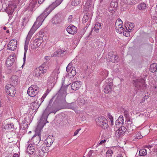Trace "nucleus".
Segmentation results:
<instances>
[{
	"mask_svg": "<svg viewBox=\"0 0 157 157\" xmlns=\"http://www.w3.org/2000/svg\"><path fill=\"white\" fill-rule=\"evenodd\" d=\"M49 104L44 111L40 119L37 122V125L35 129V134L31 140L33 141V144H37L40 140V132L44 125L48 123L47 118L49 115Z\"/></svg>",
	"mask_w": 157,
	"mask_h": 157,
	"instance_id": "nucleus-2",
	"label": "nucleus"
},
{
	"mask_svg": "<svg viewBox=\"0 0 157 157\" xmlns=\"http://www.w3.org/2000/svg\"><path fill=\"white\" fill-rule=\"evenodd\" d=\"M76 74V71L75 68L74 67H73L70 73H68L67 75V77L68 78H71L75 76Z\"/></svg>",
	"mask_w": 157,
	"mask_h": 157,
	"instance_id": "nucleus-25",
	"label": "nucleus"
},
{
	"mask_svg": "<svg viewBox=\"0 0 157 157\" xmlns=\"http://www.w3.org/2000/svg\"><path fill=\"white\" fill-rule=\"evenodd\" d=\"M147 154V151L145 149H140L139 151V155L140 156H143Z\"/></svg>",
	"mask_w": 157,
	"mask_h": 157,
	"instance_id": "nucleus-33",
	"label": "nucleus"
},
{
	"mask_svg": "<svg viewBox=\"0 0 157 157\" xmlns=\"http://www.w3.org/2000/svg\"><path fill=\"white\" fill-rule=\"evenodd\" d=\"M122 3L128 5H132L136 4L138 2L135 0H121Z\"/></svg>",
	"mask_w": 157,
	"mask_h": 157,
	"instance_id": "nucleus-23",
	"label": "nucleus"
},
{
	"mask_svg": "<svg viewBox=\"0 0 157 157\" xmlns=\"http://www.w3.org/2000/svg\"><path fill=\"white\" fill-rule=\"evenodd\" d=\"M108 74V71H107L103 70L101 71V75L103 79H105L107 77Z\"/></svg>",
	"mask_w": 157,
	"mask_h": 157,
	"instance_id": "nucleus-31",
	"label": "nucleus"
},
{
	"mask_svg": "<svg viewBox=\"0 0 157 157\" xmlns=\"http://www.w3.org/2000/svg\"><path fill=\"white\" fill-rule=\"evenodd\" d=\"M117 120L121 121L123 124L124 123V120L123 117L122 116H120Z\"/></svg>",
	"mask_w": 157,
	"mask_h": 157,
	"instance_id": "nucleus-48",
	"label": "nucleus"
},
{
	"mask_svg": "<svg viewBox=\"0 0 157 157\" xmlns=\"http://www.w3.org/2000/svg\"><path fill=\"white\" fill-rule=\"evenodd\" d=\"M29 88H32L34 90H38L37 88V86L36 85H32ZM39 90V89H38Z\"/></svg>",
	"mask_w": 157,
	"mask_h": 157,
	"instance_id": "nucleus-52",
	"label": "nucleus"
},
{
	"mask_svg": "<svg viewBox=\"0 0 157 157\" xmlns=\"http://www.w3.org/2000/svg\"><path fill=\"white\" fill-rule=\"evenodd\" d=\"M128 33L129 32H128L127 30H126L125 31V33H124V35L125 36L128 37V36H129V34Z\"/></svg>",
	"mask_w": 157,
	"mask_h": 157,
	"instance_id": "nucleus-56",
	"label": "nucleus"
},
{
	"mask_svg": "<svg viewBox=\"0 0 157 157\" xmlns=\"http://www.w3.org/2000/svg\"><path fill=\"white\" fill-rule=\"evenodd\" d=\"M13 126V123H10L9 124V129H12Z\"/></svg>",
	"mask_w": 157,
	"mask_h": 157,
	"instance_id": "nucleus-62",
	"label": "nucleus"
},
{
	"mask_svg": "<svg viewBox=\"0 0 157 157\" xmlns=\"http://www.w3.org/2000/svg\"><path fill=\"white\" fill-rule=\"evenodd\" d=\"M75 103L74 102H72L71 103L69 104L68 105V107L69 109L74 110L75 109Z\"/></svg>",
	"mask_w": 157,
	"mask_h": 157,
	"instance_id": "nucleus-44",
	"label": "nucleus"
},
{
	"mask_svg": "<svg viewBox=\"0 0 157 157\" xmlns=\"http://www.w3.org/2000/svg\"><path fill=\"white\" fill-rule=\"evenodd\" d=\"M73 17V16L72 15L69 16L68 18V22H71L72 21V19Z\"/></svg>",
	"mask_w": 157,
	"mask_h": 157,
	"instance_id": "nucleus-53",
	"label": "nucleus"
},
{
	"mask_svg": "<svg viewBox=\"0 0 157 157\" xmlns=\"http://www.w3.org/2000/svg\"><path fill=\"white\" fill-rule=\"evenodd\" d=\"M46 154L42 149H40L36 151L35 155H36L38 157H43Z\"/></svg>",
	"mask_w": 157,
	"mask_h": 157,
	"instance_id": "nucleus-26",
	"label": "nucleus"
},
{
	"mask_svg": "<svg viewBox=\"0 0 157 157\" xmlns=\"http://www.w3.org/2000/svg\"><path fill=\"white\" fill-rule=\"evenodd\" d=\"M48 64V62L45 61L42 65L39 67L38 68H36L35 70V75L36 77H39L40 76L41 73L44 74L46 72L47 66Z\"/></svg>",
	"mask_w": 157,
	"mask_h": 157,
	"instance_id": "nucleus-5",
	"label": "nucleus"
},
{
	"mask_svg": "<svg viewBox=\"0 0 157 157\" xmlns=\"http://www.w3.org/2000/svg\"><path fill=\"white\" fill-rule=\"evenodd\" d=\"M124 113L125 117L127 118L129 117V115L128 113V112L127 111H124Z\"/></svg>",
	"mask_w": 157,
	"mask_h": 157,
	"instance_id": "nucleus-57",
	"label": "nucleus"
},
{
	"mask_svg": "<svg viewBox=\"0 0 157 157\" xmlns=\"http://www.w3.org/2000/svg\"><path fill=\"white\" fill-rule=\"evenodd\" d=\"M113 152L111 150H108L106 152V157H111Z\"/></svg>",
	"mask_w": 157,
	"mask_h": 157,
	"instance_id": "nucleus-43",
	"label": "nucleus"
},
{
	"mask_svg": "<svg viewBox=\"0 0 157 157\" xmlns=\"http://www.w3.org/2000/svg\"><path fill=\"white\" fill-rule=\"evenodd\" d=\"M129 123H128L127 125V129L128 130H129L128 132L132 131L133 130L134 126L132 124V121H128Z\"/></svg>",
	"mask_w": 157,
	"mask_h": 157,
	"instance_id": "nucleus-29",
	"label": "nucleus"
},
{
	"mask_svg": "<svg viewBox=\"0 0 157 157\" xmlns=\"http://www.w3.org/2000/svg\"><path fill=\"white\" fill-rule=\"evenodd\" d=\"M89 19V17L87 15H85L82 19V22L83 23L86 22Z\"/></svg>",
	"mask_w": 157,
	"mask_h": 157,
	"instance_id": "nucleus-40",
	"label": "nucleus"
},
{
	"mask_svg": "<svg viewBox=\"0 0 157 157\" xmlns=\"http://www.w3.org/2000/svg\"><path fill=\"white\" fill-rule=\"evenodd\" d=\"M133 84L135 86V89L136 91V93L139 91H141L144 89V87H145L146 85L144 79L143 78L136 79L133 80Z\"/></svg>",
	"mask_w": 157,
	"mask_h": 157,
	"instance_id": "nucleus-4",
	"label": "nucleus"
},
{
	"mask_svg": "<svg viewBox=\"0 0 157 157\" xmlns=\"http://www.w3.org/2000/svg\"><path fill=\"white\" fill-rule=\"evenodd\" d=\"M44 0H39L38 3L40 4H41Z\"/></svg>",
	"mask_w": 157,
	"mask_h": 157,
	"instance_id": "nucleus-64",
	"label": "nucleus"
},
{
	"mask_svg": "<svg viewBox=\"0 0 157 157\" xmlns=\"http://www.w3.org/2000/svg\"><path fill=\"white\" fill-rule=\"evenodd\" d=\"M14 86L11 84H8L6 86V92L11 96H14L16 93Z\"/></svg>",
	"mask_w": 157,
	"mask_h": 157,
	"instance_id": "nucleus-9",
	"label": "nucleus"
},
{
	"mask_svg": "<svg viewBox=\"0 0 157 157\" xmlns=\"http://www.w3.org/2000/svg\"><path fill=\"white\" fill-rule=\"evenodd\" d=\"M58 70L55 69L51 74L50 77V84L52 86L51 89L54 87L56 83L57 79V76L58 74Z\"/></svg>",
	"mask_w": 157,
	"mask_h": 157,
	"instance_id": "nucleus-8",
	"label": "nucleus"
},
{
	"mask_svg": "<svg viewBox=\"0 0 157 157\" xmlns=\"http://www.w3.org/2000/svg\"><path fill=\"white\" fill-rule=\"evenodd\" d=\"M57 53H56V52H55L53 54H52L51 55V57H55V56H57Z\"/></svg>",
	"mask_w": 157,
	"mask_h": 157,
	"instance_id": "nucleus-63",
	"label": "nucleus"
},
{
	"mask_svg": "<svg viewBox=\"0 0 157 157\" xmlns=\"http://www.w3.org/2000/svg\"><path fill=\"white\" fill-rule=\"evenodd\" d=\"M66 30L70 34H74L77 32V28L73 25H71L66 28Z\"/></svg>",
	"mask_w": 157,
	"mask_h": 157,
	"instance_id": "nucleus-16",
	"label": "nucleus"
},
{
	"mask_svg": "<svg viewBox=\"0 0 157 157\" xmlns=\"http://www.w3.org/2000/svg\"><path fill=\"white\" fill-rule=\"evenodd\" d=\"M62 14L60 13H58L52 18V22L53 24H56L60 23L62 21L61 17Z\"/></svg>",
	"mask_w": 157,
	"mask_h": 157,
	"instance_id": "nucleus-14",
	"label": "nucleus"
},
{
	"mask_svg": "<svg viewBox=\"0 0 157 157\" xmlns=\"http://www.w3.org/2000/svg\"><path fill=\"white\" fill-rule=\"evenodd\" d=\"M56 53L57 54V56H61L62 54L64 53L65 52V51H63L61 50H59L57 51H56Z\"/></svg>",
	"mask_w": 157,
	"mask_h": 157,
	"instance_id": "nucleus-45",
	"label": "nucleus"
},
{
	"mask_svg": "<svg viewBox=\"0 0 157 157\" xmlns=\"http://www.w3.org/2000/svg\"><path fill=\"white\" fill-rule=\"evenodd\" d=\"M81 130V128H79V129H77L75 131V132H74V136H75L76 135H77V134H78V132H79V131H80V130Z\"/></svg>",
	"mask_w": 157,
	"mask_h": 157,
	"instance_id": "nucleus-55",
	"label": "nucleus"
},
{
	"mask_svg": "<svg viewBox=\"0 0 157 157\" xmlns=\"http://www.w3.org/2000/svg\"><path fill=\"white\" fill-rule=\"evenodd\" d=\"M69 85L63 86V82L62 84V86L60 90L58 91L56 94L53 96L51 99L50 100V104L52 102V101L55 99L54 103L58 104L59 105H64L66 102L65 97L67 94V88Z\"/></svg>",
	"mask_w": 157,
	"mask_h": 157,
	"instance_id": "nucleus-3",
	"label": "nucleus"
},
{
	"mask_svg": "<svg viewBox=\"0 0 157 157\" xmlns=\"http://www.w3.org/2000/svg\"><path fill=\"white\" fill-rule=\"evenodd\" d=\"M49 6L48 7L43 13L37 18L36 21L34 22L27 36L25 45V52L23 58L24 62L26 60L28 45L31 37L35 31L41 25L45 19L49 14Z\"/></svg>",
	"mask_w": 157,
	"mask_h": 157,
	"instance_id": "nucleus-1",
	"label": "nucleus"
},
{
	"mask_svg": "<svg viewBox=\"0 0 157 157\" xmlns=\"http://www.w3.org/2000/svg\"><path fill=\"white\" fill-rule=\"evenodd\" d=\"M81 82L79 81H76L73 83L71 86V89L74 90H78L81 87Z\"/></svg>",
	"mask_w": 157,
	"mask_h": 157,
	"instance_id": "nucleus-19",
	"label": "nucleus"
},
{
	"mask_svg": "<svg viewBox=\"0 0 157 157\" xmlns=\"http://www.w3.org/2000/svg\"><path fill=\"white\" fill-rule=\"evenodd\" d=\"M45 40L46 39L45 38V37L43 38V40ZM42 40L40 38L36 39L33 41V48H36L40 46L42 42Z\"/></svg>",
	"mask_w": 157,
	"mask_h": 157,
	"instance_id": "nucleus-18",
	"label": "nucleus"
},
{
	"mask_svg": "<svg viewBox=\"0 0 157 157\" xmlns=\"http://www.w3.org/2000/svg\"><path fill=\"white\" fill-rule=\"evenodd\" d=\"M134 23H130L129 25L128 29H127V27H126L127 30L128 32H130L134 28Z\"/></svg>",
	"mask_w": 157,
	"mask_h": 157,
	"instance_id": "nucleus-37",
	"label": "nucleus"
},
{
	"mask_svg": "<svg viewBox=\"0 0 157 157\" xmlns=\"http://www.w3.org/2000/svg\"><path fill=\"white\" fill-rule=\"evenodd\" d=\"M81 1V0H73L71 2V5L74 6H77L80 4Z\"/></svg>",
	"mask_w": 157,
	"mask_h": 157,
	"instance_id": "nucleus-38",
	"label": "nucleus"
},
{
	"mask_svg": "<svg viewBox=\"0 0 157 157\" xmlns=\"http://www.w3.org/2000/svg\"><path fill=\"white\" fill-rule=\"evenodd\" d=\"M127 129L124 126H121V127L116 131V135L117 137H119L123 135Z\"/></svg>",
	"mask_w": 157,
	"mask_h": 157,
	"instance_id": "nucleus-17",
	"label": "nucleus"
},
{
	"mask_svg": "<svg viewBox=\"0 0 157 157\" xmlns=\"http://www.w3.org/2000/svg\"><path fill=\"white\" fill-rule=\"evenodd\" d=\"M48 138V137L44 141V143L46 145L44 146L42 149V150L44 151L46 154H47V155L48 154V150H49V144L47 140Z\"/></svg>",
	"mask_w": 157,
	"mask_h": 157,
	"instance_id": "nucleus-24",
	"label": "nucleus"
},
{
	"mask_svg": "<svg viewBox=\"0 0 157 157\" xmlns=\"http://www.w3.org/2000/svg\"><path fill=\"white\" fill-rule=\"evenodd\" d=\"M93 151V150H91L89 151L87 155V156H88V157H90V156H91Z\"/></svg>",
	"mask_w": 157,
	"mask_h": 157,
	"instance_id": "nucleus-58",
	"label": "nucleus"
},
{
	"mask_svg": "<svg viewBox=\"0 0 157 157\" xmlns=\"http://www.w3.org/2000/svg\"><path fill=\"white\" fill-rule=\"evenodd\" d=\"M36 150L35 149L34 145L30 144L27 146L26 151L29 154H35Z\"/></svg>",
	"mask_w": 157,
	"mask_h": 157,
	"instance_id": "nucleus-15",
	"label": "nucleus"
},
{
	"mask_svg": "<svg viewBox=\"0 0 157 157\" xmlns=\"http://www.w3.org/2000/svg\"><path fill=\"white\" fill-rule=\"evenodd\" d=\"M15 60V54H14L12 56H10L7 59L6 64L7 67H9L11 66Z\"/></svg>",
	"mask_w": 157,
	"mask_h": 157,
	"instance_id": "nucleus-13",
	"label": "nucleus"
},
{
	"mask_svg": "<svg viewBox=\"0 0 157 157\" xmlns=\"http://www.w3.org/2000/svg\"><path fill=\"white\" fill-rule=\"evenodd\" d=\"M72 66V63H69V64L66 67V71L67 72H70L71 69L72 68L71 67Z\"/></svg>",
	"mask_w": 157,
	"mask_h": 157,
	"instance_id": "nucleus-41",
	"label": "nucleus"
},
{
	"mask_svg": "<svg viewBox=\"0 0 157 157\" xmlns=\"http://www.w3.org/2000/svg\"><path fill=\"white\" fill-rule=\"evenodd\" d=\"M19 127V125L18 123H17V125H15L13 124V126L12 129H17L18 127Z\"/></svg>",
	"mask_w": 157,
	"mask_h": 157,
	"instance_id": "nucleus-54",
	"label": "nucleus"
},
{
	"mask_svg": "<svg viewBox=\"0 0 157 157\" xmlns=\"http://www.w3.org/2000/svg\"><path fill=\"white\" fill-rule=\"evenodd\" d=\"M108 58L109 61L113 63H115L118 60V57L117 56L116 53L113 51H111L108 54Z\"/></svg>",
	"mask_w": 157,
	"mask_h": 157,
	"instance_id": "nucleus-11",
	"label": "nucleus"
},
{
	"mask_svg": "<svg viewBox=\"0 0 157 157\" xmlns=\"http://www.w3.org/2000/svg\"><path fill=\"white\" fill-rule=\"evenodd\" d=\"M78 104L80 105H85L87 103V100L86 98L78 99Z\"/></svg>",
	"mask_w": 157,
	"mask_h": 157,
	"instance_id": "nucleus-27",
	"label": "nucleus"
},
{
	"mask_svg": "<svg viewBox=\"0 0 157 157\" xmlns=\"http://www.w3.org/2000/svg\"><path fill=\"white\" fill-rule=\"evenodd\" d=\"M56 4H55V3L54 2H53L50 5V13L57 6H56Z\"/></svg>",
	"mask_w": 157,
	"mask_h": 157,
	"instance_id": "nucleus-39",
	"label": "nucleus"
},
{
	"mask_svg": "<svg viewBox=\"0 0 157 157\" xmlns=\"http://www.w3.org/2000/svg\"><path fill=\"white\" fill-rule=\"evenodd\" d=\"M93 2L92 0H88L85 4V6L88 9L92 6Z\"/></svg>",
	"mask_w": 157,
	"mask_h": 157,
	"instance_id": "nucleus-34",
	"label": "nucleus"
},
{
	"mask_svg": "<svg viewBox=\"0 0 157 157\" xmlns=\"http://www.w3.org/2000/svg\"><path fill=\"white\" fill-rule=\"evenodd\" d=\"M96 121L97 125L103 129L106 128L108 127V121L104 117H99Z\"/></svg>",
	"mask_w": 157,
	"mask_h": 157,
	"instance_id": "nucleus-7",
	"label": "nucleus"
},
{
	"mask_svg": "<svg viewBox=\"0 0 157 157\" xmlns=\"http://www.w3.org/2000/svg\"><path fill=\"white\" fill-rule=\"evenodd\" d=\"M107 115L108 117H109V118L110 121L113 120V116L110 114H108Z\"/></svg>",
	"mask_w": 157,
	"mask_h": 157,
	"instance_id": "nucleus-60",
	"label": "nucleus"
},
{
	"mask_svg": "<svg viewBox=\"0 0 157 157\" xmlns=\"http://www.w3.org/2000/svg\"><path fill=\"white\" fill-rule=\"evenodd\" d=\"M113 86V79L110 78L107 79L103 86L104 93L107 94L110 92L112 90Z\"/></svg>",
	"mask_w": 157,
	"mask_h": 157,
	"instance_id": "nucleus-6",
	"label": "nucleus"
},
{
	"mask_svg": "<svg viewBox=\"0 0 157 157\" xmlns=\"http://www.w3.org/2000/svg\"><path fill=\"white\" fill-rule=\"evenodd\" d=\"M115 124L116 127H118L120 126L121 125L123 124L121 121H118L117 120L116 121Z\"/></svg>",
	"mask_w": 157,
	"mask_h": 157,
	"instance_id": "nucleus-47",
	"label": "nucleus"
},
{
	"mask_svg": "<svg viewBox=\"0 0 157 157\" xmlns=\"http://www.w3.org/2000/svg\"><path fill=\"white\" fill-rule=\"evenodd\" d=\"M146 8V4L144 3H142L140 4L138 6V9L140 10H143Z\"/></svg>",
	"mask_w": 157,
	"mask_h": 157,
	"instance_id": "nucleus-36",
	"label": "nucleus"
},
{
	"mask_svg": "<svg viewBox=\"0 0 157 157\" xmlns=\"http://www.w3.org/2000/svg\"><path fill=\"white\" fill-rule=\"evenodd\" d=\"M106 141V140H102L101 141V142L98 144L97 145L96 147H98V146H99L100 144H103Z\"/></svg>",
	"mask_w": 157,
	"mask_h": 157,
	"instance_id": "nucleus-59",
	"label": "nucleus"
},
{
	"mask_svg": "<svg viewBox=\"0 0 157 157\" xmlns=\"http://www.w3.org/2000/svg\"><path fill=\"white\" fill-rule=\"evenodd\" d=\"M40 105L38 101H36L31 103L30 105L31 108L35 112L38 109L40 106Z\"/></svg>",
	"mask_w": 157,
	"mask_h": 157,
	"instance_id": "nucleus-22",
	"label": "nucleus"
},
{
	"mask_svg": "<svg viewBox=\"0 0 157 157\" xmlns=\"http://www.w3.org/2000/svg\"><path fill=\"white\" fill-rule=\"evenodd\" d=\"M115 29L117 32L119 33H122L124 32V29L122 27H121V26H119L117 28H115Z\"/></svg>",
	"mask_w": 157,
	"mask_h": 157,
	"instance_id": "nucleus-35",
	"label": "nucleus"
},
{
	"mask_svg": "<svg viewBox=\"0 0 157 157\" xmlns=\"http://www.w3.org/2000/svg\"><path fill=\"white\" fill-rule=\"evenodd\" d=\"M14 11V10H13H13H11V9H10V10L8 8V14L9 15H12L13 14Z\"/></svg>",
	"mask_w": 157,
	"mask_h": 157,
	"instance_id": "nucleus-51",
	"label": "nucleus"
},
{
	"mask_svg": "<svg viewBox=\"0 0 157 157\" xmlns=\"http://www.w3.org/2000/svg\"><path fill=\"white\" fill-rule=\"evenodd\" d=\"M102 28L101 23L97 22L94 27V29L97 33H98L100 29Z\"/></svg>",
	"mask_w": 157,
	"mask_h": 157,
	"instance_id": "nucleus-30",
	"label": "nucleus"
},
{
	"mask_svg": "<svg viewBox=\"0 0 157 157\" xmlns=\"http://www.w3.org/2000/svg\"><path fill=\"white\" fill-rule=\"evenodd\" d=\"M11 84L13 86H16L17 85L19 82V77L16 75H13L11 78Z\"/></svg>",
	"mask_w": 157,
	"mask_h": 157,
	"instance_id": "nucleus-20",
	"label": "nucleus"
},
{
	"mask_svg": "<svg viewBox=\"0 0 157 157\" xmlns=\"http://www.w3.org/2000/svg\"><path fill=\"white\" fill-rule=\"evenodd\" d=\"M118 0H112L111 2L109 10L111 13H114L118 9Z\"/></svg>",
	"mask_w": 157,
	"mask_h": 157,
	"instance_id": "nucleus-10",
	"label": "nucleus"
},
{
	"mask_svg": "<svg viewBox=\"0 0 157 157\" xmlns=\"http://www.w3.org/2000/svg\"><path fill=\"white\" fill-rule=\"evenodd\" d=\"M49 92V91L48 90V89L46 91V93H45V94L43 95L42 97L41 98V100L42 101L41 102H42L44 100V98L46 97L47 96V95L48 94V93Z\"/></svg>",
	"mask_w": 157,
	"mask_h": 157,
	"instance_id": "nucleus-46",
	"label": "nucleus"
},
{
	"mask_svg": "<svg viewBox=\"0 0 157 157\" xmlns=\"http://www.w3.org/2000/svg\"><path fill=\"white\" fill-rule=\"evenodd\" d=\"M39 92L38 90L33 89L32 88H29L27 94L30 97H33Z\"/></svg>",
	"mask_w": 157,
	"mask_h": 157,
	"instance_id": "nucleus-21",
	"label": "nucleus"
},
{
	"mask_svg": "<svg viewBox=\"0 0 157 157\" xmlns=\"http://www.w3.org/2000/svg\"><path fill=\"white\" fill-rule=\"evenodd\" d=\"M50 138H51L52 140V141H51L50 142V147L51 146V145L53 143L54 140L55 139V138L53 137V136L50 135Z\"/></svg>",
	"mask_w": 157,
	"mask_h": 157,
	"instance_id": "nucleus-50",
	"label": "nucleus"
},
{
	"mask_svg": "<svg viewBox=\"0 0 157 157\" xmlns=\"http://www.w3.org/2000/svg\"><path fill=\"white\" fill-rule=\"evenodd\" d=\"M9 124H6L4 127V128L5 129H7L9 128Z\"/></svg>",
	"mask_w": 157,
	"mask_h": 157,
	"instance_id": "nucleus-61",
	"label": "nucleus"
},
{
	"mask_svg": "<svg viewBox=\"0 0 157 157\" xmlns=\"http://www.w3.org/2000/svg\"><path fill=\"white\" fill-rule=\"evenodd\" d=\"M157 70V64L153 63L150 65V71L152 73L156 71Z\"/></svg>",
	"mask_w": 157,
	"mask_h": 157,
	"instance_id": "nucleus-28",
	"label": "nucleus"
},
{
	"mask_svg": "<svg viewBox=\"0 0 157 157\" xmlns=\"http://www.w3.org/2000/svg\"><path fill=\"white\" fill-rule=\"evenodd\" d=\"M123 24V22L119 18L116 21L115 27V28H117L119 26H121V27H122V25Z\"/></svg>",
	"mask_w": 157,
	"mask_h": 157,
	"instance_id": "nucleus-32",
	"label": "nucleus"
},
{
	"mask_svg": "<svg viewBox=\"0 0 157 157\" xmlns=\"http://www.w3.org/2000/svg\"><path fill=\"white\" fill-rule=\"evenodd\" d=\"M17 45V41L16 40H11L7 46V48L11 51L16 49Z\"/></svg>",
	"mask_w": 157,
	"mask_h": 157,
	"instance_id": "nucleus-12",
	"label": "nucleus"
},
{
	"mask_svg": "<svg viewBox=\"0 0 157 157\" xmlns=\"http://www.w3.org/2000/svg\"><path fill=\"white\" fill-rule=\"evenodd\" d=\"M17 7V6L16 5V4L15 3H12L10 4V6H9L8 8L10 10V9L11 10H14L15 8H16Z\"/></svg>",
	"mask_w": 157,
	"mask_h": 157,
	"instance_id": "nucleus-42",
	"label": "nucleus"
},
{
	"mask_svg": "<svg viewBox=\"0 0 157 157\" xmlns=\"http://www.w3.org/2000/svg\"><path fill=\"white\" fill-rule=\"evenodd\" d=\"M63 0H56L54 2L56 4V6H58L59 5Z\"/></svg>",
	"mask_w": 157,
	"mask_h": 157,
	"instance_id": "nucleus-49",
	"label": "nucleus"
}]
</instances>
